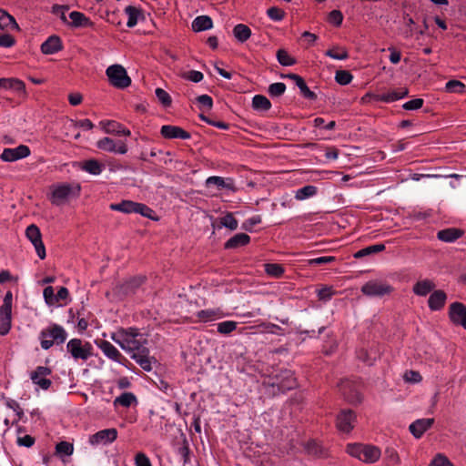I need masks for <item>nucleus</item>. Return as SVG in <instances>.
Returning <instances> with one entry per match:
<instances>
[{"mask_svg": "<svg viewBox=\"0 0 466 466\" xmlns=\"http://www.w3.org/2000/svg\"><path fill=\"white\" fill-rule=\"evenodd\" d=\"M264 384L271 387L274 394L276 393V390H274L275 388L278 392L283 393L298 386L297 380L293 372L289 370H281L272 373Z\"/></svg>", "mask_w": 466, "mask_h": 466, "instance_id": "2", "label": "nucleus"}, {"mask_svg": "<svg viewBox=\"0 0 466 466\" xmlns=\"http://www.w3.org/2000/svg\"><path fill=\"white\" fill-rule=\"evenodd\" d=\"M423 103H424L423 99L415 98V99H412V100L408 101L405 104H403L402 107L405 110H416V109L420 108L423 106Z\"/></svg>", "mask_w": 466, "mask_h": 466, "instance_id": "60", "label": "nucleus"}, {"mask_svg": "<svg viewBox=\"0 0 466 466\" xmlns=\"http://www.w3.org/2000/svg\"><path fill=\"white\" fill-rule=\"evenodd\" d=\"M213 21L208 15H199L192 23V28L195 32H200L212 28Z\"/></svg>", "mask_w": 466, "mask_h": 466, "instance_id": "31", "label": "nucleus"}, {"mask_svg": "<svg viewBox=\"0 0 466 466\" xmlns=\"http://www.w3.org/2000/svg\"><path fill=\"white\" fill-rule=\"evenodd\" d=\"M234 37L240 43H245L251 36L250 28L244 24H238L233 28Z\"/></svg>", "mask_w": 466, "mask_h": 466, "instance_id": "29", "label": "nucleus"}, {"mask_svg": "<svg viewBox=\"0 0 466 466\" xmlns=\"http://www.w3.org/2000/svg\"><path fill=\"white\" fill-rule=\"evenodd\" d=\"M353 76L350 73V71L347 70H338L336 72L335 80L338 84L341 86H346L350 84L352 80Z\"/></svg>", "mask_w": 466, "mask_h": 466, "instance_id": "45", "label": "nucleus"}, {"mask_svg": "<svg viewBox=\"0 0 466 466\" xmlns=\"http://www.w3.org/2000/svg\"><path fill=\"white\" fill-rule=\"evenodd\" d=\"M117 437V431L114 428L97 431L89 437L92 445L107 444L113 442Z\"/></svg>", "mask_w": 466, "mask_h": 466, "instance_id": "14", "label": "nucleus"}, {"mask_svg": "<svg viewBox=\"0 0 466 466\" xmlns=\"http://www.w3.org/2000/svg\"><path fill=\"white\" fill-rule=\"evenodd\" d=\"M126 11V14L128 15V20H127V26L128 27H133L137 25V16L139 15V10L133 6V5H127L125 9Z\"/></svg>", "mask_w": 466, "mask_h": 466, "instance_id": "43", "label": "nucleus"}, {"mask_svg": "<svg viewBox=\"0 0 466 466\" xmlns=\"http://www.w3.org/2000/svg\"><path fill=\"white\" fill-rule=\"evenodd\" d=\"M68 5H55L53 7H52V12L53 14L58 15L60 17V19L63 21V22H67V19H66V11L68 10Z\"/></svg>", "mask_w": 466, "mask_h": 466, "instance_id": "61", "label": "nucleus"}, {"mask_svg": "<svg viewBox=\"0 0 466 466\" xmlns=\"http://www.w3.org/2000/svg\"><path fill=\"white\" fill-rule=\"evenodd\" d=\"M99 348L107 356L109 359L120 362V358L122 357L120 352L116 350L115 346H113L110 342L106 340H101L98 344Z\"/></svg>", "mask_w": 466, "mask_h": 466, "instance_id": "28", "label": "nucleus"}, {"mask_svg": "<svg viewBox=\"0 0 466 466\" xmlns=\"http://www.w3.org/2000/svg\"><path fill=\"white\" fill-rule=\"evenodd\" d=\"M66 330L57 324H53L40 333L41 347L44 350L50 349L55 343L61 344L66 339Z\"/></svg>", "mask_w": 466, "mask_h": 466, "instance_id": "4", "label": "nucleus"}, {"mask_svg": "<svg viewBox=\"0 0 466 466\" xmlns=\"http://www.w3.org/2000/svg\"><path fill=\"white\" fill-rule=\"evenodd\" d=\"M74 446L67 441H60L56 446V452L59 455L69 456L73 453Z\"/></svg>", "mask_w": 466, "mask_h": 466, "instance_id": "47", "label": "nucleus"}, {"mask_svg": "<svg viewBox=\"0 0 466 466\" xmlns=\"http://www.w3.org/2000/svg\"><path fill=\"white\" fill-rule=\"evenodd\" d=\"M82 168L92 175H98L102 172V165L96 159L85 161Z\"/></svg>", "mask_w": 466, "mask_h": 466, "instance_id": "41", "label": "nucleus"}, {"mask_svg": "<svg viewBox=\"0 0 466 466\" xmlns=\"http://www.w3.org/2000/svg\"><path fill=\"white\" fill-rule=\"evenodd\" d=\"M464 231L456 228H449L440 230L437 233V238L443 242H454L455 240L461 238Z\"/></svg>", "mask_w": 466, "mask_h": 466, "instance_id": "23", "label": "nucleus"}, {"mask_svg": "<svg viewBox=\"0 0 466 466\" xmlns=\"http://www.w3.org/2000/svg\"><path fill=\"white\" fill-rule=\"evenodd\" d=\"M51 369L47 367L39 366L35 371L31 373L32 381L38 385L43 390H48L52 384L49 379L44 377L51 374Z\"/></svg>", "mask_w": 466, "mask_h": 466, "instance_id": "15", "label": "nucleus"}, {"mask_svg": "<svg viewBox=\"0 0 466 466\" xmlns=\"http://www.w3.org/2000/svg\"><path fill=\"white\" fill-rule=\"evenodd\" d=\"M146 280V277L138 276L130 279L123 284L116 286L114 293L119 298L123 299L128 295L135 293L136 289H138Z\"/></svg>", "mask_w": 466, "mask_h": 466, "instance_id": "9", "label": "nucleus"}, {"mask_svg": "<svg viewBox=\"0 0 466 466\" xmlns=\"http://www.w3.org/2000/svg\"><path fill=\"white\" fill-rule=\"evenodd\" d=\"M392 291L390 285L380 280H370L361 287V292L369 297H383Z\"/></svg>", "mask_w": 466, "mask_h": 466, "instance_id": "7", "label": "nucleus"}, {"mask_svg": "<svg viewBox=\"0 0 466 466\" xmlns=\"http://www.w3.org/2000/svg\"><path fill=\"white\" fill-rule=\"evenodd\" d=\"M448 315L450 320L457 326L466 317V306L461 302H453L449 307Z\"/></svg>", "mask_w": 466, "mask_h": 466, "instance_id": "17", "label": "nucleus"}, {"mask_svg": "<svg viewBox=\"0 0 466 466\" xmlns=\"http://www.w3.org/2000/svg\"><path fill=\"white\" fill-rule=\"evenodd\" d=\"M71 187L68 185H62L56 187L53 191V204L59 205L60 200L66 199L71 193Z\"/></svg>", "mask_w": 466, "mask_h": 466, "instance_id": "34", "label": "nucleus"}, {"mask_svg": "<svg viewBox=\"0 0 466 466\" xmlns=\"http://www.w3.org/2000/svg\"><path fill=\"white\" fill-rule=\"evenodd\" d=\"M160 134L165 138H181V139H188L190 138V134L184 130L183 128L177 126H163L160 130Z\"/></svg>", "mask_w": 466, "mask_h": 466, "instance_id": "16", "label": "nucleus"}, {"mask_svg": "<svg viewBox=\"0 0 466 466\" xmlns=\"http://www.w3.org/2000/svg\"><path fill=\"white\" fill-rule=\"evenodd\" d=\"M385 249L384 244H377L364 248L354 254L355 258H361L366 256H370L375 253L381 252Z\"/></svg>", "mask_w": 466, "mask_h": 466, "instance_id": "36", "label": "nucleus"}, {"mask_svg": "<svg viewBox=\"0 0 466 466\" xmlns=\"http://www.w3.org/2000/svg\"><path fill=\"white\" fill-rule=\"evenodd\" d=\"M63 48L61 39L57 35H51L46 40L42 46L41 50L44 54H54Z\"/></svg>", "mask_w": 466, "mask_h": 466, "instance_id": "24", "label": "nucleus"}, {"mask_svg": "<svg viewBox=\"0 0 466 466\" xmlns=\"http://www.w3.org/2000/svg\"><path fill=\"white\" fill-rule=\"evenodd\" d=\"M182 77L194 83H198L203 79V74L199 71L190 70L182 74Z\"/></svg>", "mask_w": 466, "mask_h": 466, "instance_id": "55", "label": "nucleus"}, {"mask_svg": "<svg viewBox=\"0 0 466 466\" xmlns=\"http://www.w3.org/2000/svg\"><path fill=\"white\" fill-rule=\"evenodd\" d=\"M220 225L231 230H235L238 228V220L233 217L231 213H228L226 216L220 218Z\"/></svg>", "mask_w": 466, "mask_h": 466, "instance_id": "50", "label": "nucleus"}, {"mask_svg": "<svg viewBox=\"0 0 466 466\" xmlns=\"http://www.w3.org/2000/svg\"><path fill=\"white\" fill-rule=\"evenodd\" d=\"M356 415L351 410H342L337 416V428L343 432H350L354 428Z\"/></svg>", "mask_w": 466, "mask_h": 466, "instance_id": "12", "label": "nucleus"}, {"mask_svg": "<svg viewBox=\"0 0 466 466\" xmlns=\"http://www.w3.org/2000/svg\"><path fill=\"white\" fill-rule=\"evenodd\" d=\"M277 59L279 63L284 66L296 64V59L290 56L285 49H279L277 51Z\"/></svg>", "mask_w": 466, "mask_h": 466, "instance_id": "42", "label": "nucleus"}, {"mask_svg": "<svg viewBox=\"0 0 466 466\" xmlns=\"http://www.w3.org/2000/svg\"><path fill=\"white\" fill-rule=\"evenodd\" d=\"M103 130L106 134H113L118 136H130V130L124 127L120 123L114 120L101 121Z\"/></svg>", "mask_w": 466, "mask_h": 466, "instance_id": "20", "label": "nucleus"}, {"mask_svg": "<svg viewBox=\"0 0 466 466\" xmlns=\"http://www.w3.org/2000/svg\"><path fill=\"white\" fill-rule=\"evenodd\" d=\"M267 14L269 16V18L275 21L282 20L285 15V12L282 9L276 6L268 8Z\"/></svg>", "mask_w": 466, "mask_h": 466, "instance_id": "56", "label": "nucleus"}, {"mask_svg": "<svg viewBox=\"0 0 466 466\" xmlns=\"http://www.w3.org/2000/svg\"><path fill=\"white\" fill-rule=\"evenodd\" d=\"M189 444L184 434H181V446L178 448V453L183 459L184 464L189 461Z\"/></svg>", "mask_w": 466, "mask_h": 466, "instance_id": "44", "label": "nucleus"}, {"mask_svg": "<svg viewBox=\"0 0 466 466\" xmlns=\"http://www.w3.org/2000/svg\"><path fill=\"white\" fill-rule=\"evenodd\" d=\"M237 329V322L232 320L223 321L218 324V332L220 334H229Z\"/></svg>", "mask_w": 466, "mask_h": 466, "instance_id": "48", "label": "nucleus"}, {"mask_svg": "<svg viewBox=\"0 0 466 466\" xmlns=\"http://www.w3.org/2000/svg\"><path fill=\"white\" fill-rule=\"evenodd\" d=\"M135 402H137V398L132 392H124L115 399L114 405H121L127 408Z\"/></svg>", "mask_w": 466, "mask_h": 466, "instance_id": "39", "label": "nucleus"}, {"mask_svg": "<svg viewBox=\"0 0 466 466\" xmlns=\"http://www.w3.org/2000/svg\"><path fill=\"white\" fill-rule=\"evenodd\" d=\"M250 237L246 233H238L225 243V248L233 249L246 246L249 243Z\"/></svg>", "mask_w": 466, "mask_h": 466, "instance_id": "26", "label": "nucleus"}, {"mask_svg": "<svg viewBox=\"0 0 466 466\" xmlns=\"http://www.w3.org/2000/svg\"><path fill=\"white\" fill-rule=\"evenodd\" d=\"M317 193V187L311 185L305 186L299 188L296 193V198L298 199H304L309 197L314 196Z\"/></svg>", "mask_w": 466, "mask_h": 466, "instance_id": "46", "label": "nucleus"}, {"mask_svg": "<svg viewBox=\"0 0 466 466\" xmlns=\"http://www.w3.org/2000/svg\"><path fill=\"white\" fill-rule=\"evenodd\" d=\"M447 294L442 289H437L431 292L428 299L429 308L431 310H441L446 303Z\"/></svg>", "mask_w": 466, "mask_h": 466, "instance_id": "18", "label": "nucleus"}, {"mask_svg": "<svg viewBox=\"0 0 466 466\" xmlns=\"http://www.w3.org/2000/svg\"><path fill=\"white\" fill-rule=\"evenodd\" d=\"M155 93H156L157 99L164 106H169L171 105V103H172L171 96L164 89L157 88Z\"/></svg>", "mask_w": 466, "mask_h": 466, "instance_id": "54", "label": "nucleus"}, {"mask_svg": "<svg viewBox=\"0 0 466 466\" xmlns=\"http://www.w3.org/2000/svg\"><path fill=\"white\" fill-rule=\"evenodd\" d=\"M373 97L377 101H381V102H386V103L398 100V96H397L395 90H393L390 93H387V94L374 95Z\"/></svg>", "mask_w": 466, "mask_h": 466, "instance_id": "57", "label": "nucleus"}, {"mask_svg": "<svg viewBox=\"0 0 466 466\" xmlns=\"http://www.w3.org/2000/svg\"><path fill=\"white\" fill-rule=\"evenodd\" d=\"M306 451L314 457L324 458L328 456V451L316 441H309L305 445Z\"/></svg>", "mask_w": 466, "mask_h": 466, "instance_id": "27", "label": "nucleus"}, {"mask_svg": "<svg viewBox=\"0 0 466 466\" xmlns=\"http://www.w3.org/2000/svg\"><path fill=\"white\" fill-rule=\"evenodd\" d=\"M97 148L118 154H126L127 152V146L124 141L116 142L110 137H104L96 142Z\"/></svg>", "mask_w": 466, "mask_h": 466, "instance_id": "11", "label": "nucleus"}, {"mask_svg": "<svg viewBox=\"0 0 466 466\" xmlns=\"http://www.w3.org/2000/svg\"><path fill=\"white\" fill-rule=\"evenodd\" d=\"M252 106L255 110L268 111L271 107V103L265 96L256 95L252 99Z\"/></svg>", "mask_w": 466, "mask_h": 466, "instance_id": "35", "label": "nucleus"}, {"mask_svg": "<svg viewBox=\"0 0 466 466\" xmlns=\"http://www.w3.org/2000/svg\"><path fill=\"white\" fill-rule=\"evenodd\" d=\"M12 310L0 309V335H5L11 329Z\"/></svg>", "mask_w": 466, "mask_h": 466, "instance_id": "32", "label": "nucleus"}, {"mask_svg": "<svg viewBox=\"0 0 466 466\" xmlns=\"http://www.w3.org/2000/svg\"><path fill=\"white\" fill-rule=\"evenodd\" d=\"M449 462V460L446 456L442 454H438L431 461L429 466H445Z\"/></svg>", "mask_w": 466, "mask_h": 466, "instance_id": "64", "label": "nucleus"}, {"mask_svg": "<svg viewBox=\"0 0 466 466\" xmlns=\"http://www.w3.org/2000/svg\"><path fill=\"white\" fill-rule=\"evenodd\" d=\"M286 90V85L284 83H273L268 86V94L271 96H280Z\"/></svg>", "mask_w": 466, "mask_h": 466, "instance_id": "53", "label": "nucleus"}, {"mask_svg": "<svg viewBox=\"0 0 466 466\" xmlns=\"http://www.w3.org/2000/svg\"><path fill=\"white\" fill-rule=\"evenodd\" d=\"M327 56L334 59L344 60L349 57V53L345 47L336 46L325 52Z\"/></svg>", "mask_w": 466, "mask_h": 466, "instance_id": "38", "label": "nucleus"}, {"mask_svg": "<svg viewBox=\"0 0 466 466\" xmlns=\"http://www.w3.org/2000/svg\"><path fill=\"white\" fill-rule=\"evenodd\" d=\"M71 22L68 25L72 27H93L94 23L86 17L83 13L73 11L69 14Z\"/></svg>", "mask_w": 466, "mask_h": 466, "instance_id": "22", "label": "nucleus"}, {"mask_svg": "<svg viewBox=\"0 0 466 466\" xmlns=\"http://www.w3.org/2000/svg\"><path fill=\"white\" fill-rule=\"evenodd\" d=\"M8 26H12L17 30L19 29L15 18L5 11L0 9V29H5Z\"/></svg>", "mask_w": 466, "mask_h": 466, "instance_id": "40", "label": "nucleus"}, {"mask_svg": "<svg viewBox=\"0 0 466 466\" xmlns=\"http://www.w3.org/2000/svg\"><path fill=\"white\" fill-rule=\"evenodd\" d=\"M117 336L118 339L113 337L114 340L129 353L131 359L135 360L144 370L150 371L152 361H156V359L150 357V351L146 346L147 339L143 334L137 332L136 329H129L120 331Z\"/></svg>", "mask_w": 466, "mask_h": 466, "instance_id": "1", "label": "nucleus"}, {"mask_svg": "<svg viewBox=\"0 0 466 466\" xmlns=\"http://www.w3.org/2000/svg\"><path fill=\"white\" fill-rule=\"evenodd\" d=\"M343 20V15L339 10H333L329 14V22L334 24L336 26L341 25Z\"/></svg>", "mask_w": 466, "mask_h": 466, "instance_id": "59", "label": "nucleus"}, {"mask_svg": "<svg viewBox=\"0 0 466 466\" xmlns=\"http://www.w3.org/2000/svg\"><path fill=\"white\" fill-rule=\"evenodd\" d=\"M435 284L431 279H423L416 282L412 288V291L420 297H425L430 292H433Z\"/></svg>", "mask_w": 466, "mask_h": 466, "instance_id": "25", "label": "nucleus"}, {"mask_svg": "<svg viewBox=\"0 0 466 466\" xmlns=\"http://www.w3.org/2000/svg\"><path fill=\"white\" fill-rule=\"evenodd\" d=\"M30 155V149L25 145H20L15 148H5L0 157L3 161L13 162L25 158Z\"/></svg>", "mask_w": 466, "mask_h": 466, "instance_id": "13", "label": "nucleus"}, {"mask_svg": "<svg viewBox=\"0 0 466 466\" xmlns=\"http://www.w3.org/2000/svg\"><path fill=\"white\" fill-rule=\"evenodd\" d=\"M446 90L451 93H463L465 85L459 80H450L446 84Z\"/></svg>", "mask_w": 466, "mask_h": 466, "instance_id": "51", "label": "nucleus"}, {"mask_svg": "<svg viewBox=\"0 0 466 466\" xmlns=\"http://www.w3.org/2000/svg\"><path fill=\"white\" fill-rule=\"evenodd\" d=\"M281 76L288 77L293 80L297 86L299 88L300 93L303 95L304 97L310 100H314L317 98V95L308 87L304 79L300 76L289 73L288 75H282Z\"/></svg>", "mask_w": 466, "mask_h": 466, "instance_id": "19", "label": "nucleus"}, {"mask_svg": "<svg viewBox=\"0 0 466 466\" xmlns=\"http://www.w3.org/2000/svg\"><path fill=\"white\" fill-rule=\"evenodd\" d=\"M67 351L76 360H86L92 355V346L90 343H82L79 339H73L66 345Z\"/></svg>", "mask_w": 466, "mask_h": 466, "instance_id": "6", "label": "nucleus"}, {"mask_svg": "<svg viewBox=\"0 0 466 466\" xmlns=\"http://www.w3.org/2000/svg\"><path fill=\"white\" fill-rule=\"evenodd\" d=\"M46 302L48 305H54L56 303V296L54 294V289L51 286L45 288L43 292Z\"/></svg>", "mask_w": 466, "mask_h": 466, "instance_id": "62", "label": "nucleus"}, {"mask_svg": "<svg viewBox=\"0 0 466 466\" xmlns=\"http://www.w3.org/2000/svg\"><path fill=\"white\" fill-rule=\"evenodd\" d=\"M137 202H134L131 200H123L120 203L111 204L110 209L121 211L123 213H136Z\"/></svg>", "mask_w": 466, "mask_h": 466, "instance_id": "33", "label": "nucleus"}, {"mask_svg": "<svg viewBox=\"0 0 466 466\" xmlns=\"http://www.w3.org/2000/svg\"><path fill=\"white\" fill-rule=\"evenodd\" d=\"M136 213H138L143 217L148 218L152 220H158V218L153 216V214L155 213L154 210L142 203H137L136 208Z\"/></svg>", "mask_w": 466, "mask_h": 466, "instance_id": "49", "label": "nucleus"}, {"mask_svg": "<svg viewBox=\"0 0 466 466\" xmlns=\"http://www.w3.org/2000/svg\"><path fill=\"white\" fill-rule=\"evenodd\" d=\"M106 74L110 84L116 88L124 89L131 84L130 77L121 65H112L108 66Z\"/></svg>", "mask_w": 466, "mask_h": 466, "instance_id": "5", "label": "nucleus"}, {"mask_svg": "<svg viewBox=\"0 0 466 466\" xmlns=\"http://www.w3.org/2000/svg\"><path fill=\"white\" fill-rule=\"evenodd\" d=\"M433 423L434 419L432 418L417 420L410 425V431L415 438L419 439Z\"/></svg>", "mask_w": 466, "mask_h": 466, "instance_id": "21", "label": "nucleus"}, {"mask_svg": "<svg viewBox=\"0 0 466 466\" xmlns=\"http://www.w3.org/2000/svg\"><path fill=\"white\" fill-rule=\"evenodd\" d=\"M0 88H12L17 92L25 94L24 82L17 78H0Z\"/></svg>", "mask_w": 466, "mask_h": 466, "instance_id": "30", "label": "nucleus"}, {"mask_svg": "<svg viewBox=\"0 0 466 466\" xmlns=\"http://www.w3.org/2000/svg\"><path fill=\"white\" fill-rule=\"evenodd\" d=\"M197 316L202 321H212L216 319H219L223 316L221 310L219 309H204L198 312Z\"/></svg>", "mask_w": 466, "mask_h": 466, "instance_id": "37", "label": "nucleus"}, {"mask_svg": "<svg viewBox=\"0 0 466 466\" xmlns=\"http://www.w3.org/2000/svg\"><path fill=\"white\" fill-rule=\"evenodd\" d=\"M347 451L351 456L366 463H374L380 457V450L373 445L353 443L347 446Z\"/></svg>", "mask_w": 466, "mask_h": 466, "instance_id": "3", "label": "nucleus"}, {"mask_svg": "<svg viewBox=\"0 0 466 466\" xmlns=\"http://www.w3.org/2000/svg\"><path fill=\"white\" fill-rule=\"evenodd\" d=\"M25 236L34 245L38 257L44 259L46 254L39 228L35 224L29 225L25 229Z\"/></svg>", "mask_w": 466, "mask_h": 466, "instance_id": "8", "label": "nucleus"}, {"mask_svg": "<svg viewBox=\"0 0 466 466\" xmlns=\"http://www.w3.org/2000/svg\"><path fill=\"white\" fill-rule=\"evenodd\" d=\"M403 378H404L405 381L411 382V383H417L422 380V377L420 374V372L415 371V370L406 371Z\"/></svg>", "mask_w": 466, "mask_h": 466, "instance_id": "58", "label": "nucleus"}, {"mask_svg": "<svg viewBox=\"0 0 466 466\" xmlns=\"http://www.w3.org/2000/svg\"><path fill=\"white\" fill-rule=\"evenodd\" d=\"M137 466H152L149 459L143 452H138L135 458Z\"/></svg>", "mask_w": 466, "mask_h": 466, "instance_id": "63", "label": "nucleus"}, {"mask_svg": "<svg viewBox=\"0 0 466 466\" xmlns=\"http://www.w3.org/2000/svg\"><path fill=\"white\" fill-rule=\"evenodd\" d=\"M265 271L270 276L280 277L283 274L284 269L279 264L268 263L265 265Z\"/></svg>", "mask_w": 466, "mask_h": 466, "instance_id": "52", "label": "nucleus"}, {"mask_svg": "<svg viewBox=\"0 0 466 466\" xmlns=\"http://www.w3.org/2000/svg\"><path fill=\"white\" fill-rule=\"evenodd\" d=\"M339 390L348 402L351 404H359L361 402V395L356 385L350 380H341Z\"/></svg>", "mask_w": 466, "mask_h": 466, "instance_id": "10", "label": "nucleus"}]
</instances>
